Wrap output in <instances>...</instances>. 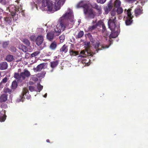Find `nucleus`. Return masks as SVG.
Segmentation results:
<instances>
[{
    "instance_id": "1",
    "label": "nucleus",
    "mask_w": 148,
    "mask_h": 148,
    "mask_svg": "<svg viewBox=\"0 0 148 148\" xmlns=\"http://www.w3.org/2000/svg\"><path fill=\"white\" fill-rule=\"evenodd\" d=\"M73 11L72 10L69 9L59 20L60 25L59 26L60 28L58 29V25L54 29L55 32L57 34V35H59L62 31H64L66 27L69 25V20L71 22H73Z\"/></svg>"
},
{
    "instance_id": "2",
    "label": "nucleus",
    "mask_w": 148,
    "mask_h": 148,
    "mask_svg": "<svg viewBox=\"0 0 148 148\" xmlns=\"http://www.w3.org/2000/svg\"><path fill=\"white\" fill-rule=\"evenodd\" d=\"M77 8H82L83 11L85 15L88 14V18H93L95 16L93 12L92 9H89V1L83 0L77 3L76 5Z\"/></svg>"
},
{
    "instance_id": "3",
    "label": "nucleus",
    "mask_w": 148,
    "mask_h": 148,
    "mask_svg": "<svg viewBox=\"0 0 148 148\" xmlns=\"http://www.w3.org/2000/svg\"><path fill=\"white\" fill-rule=\"evenodd\" d=\"M31 75V74L26 69H25L24 71L21 72L20 74L18 73H15L14 77L17 80L18 83H21L23 80L25 79L26 77H28Z\"/></svg>"
},
{
    "instance_id": "4",
    "label": "nucleus",
    "mask_w": 148,
    "mask_h": 148,
    "mask_svg": "<svg viewBox=\"0 0 148 148\" xmlns=\"http://www.w3.org/2000/svg\"><path fill=\"white\" fill-rule=\"evenodd\" d=\"M51 6L48 7L49 11L53 12L60 9L61 2L60 0H51Z\"/></svg>"
},
{
    "instance_id": "5",
    "label": "nucleus",
    "mask_w": 148,
    "mask_h": 148,
    "mask_svg": "<svg viewBox=\"0 0 148 148\" xmlns=\"http://www.w3.org/2000/svg\"><path fill=\"white\" fill-rule=\"evenodd\" d=\"M116 17H114L113 18H109L108 21V28L111 31H114L116 29Z\"/></svg>"
},
{
    "instance_id": "6",
    "label": "nucleus",
    "mask_w": 148,
    "mask_h": 148,
    "mask_svg": "<svg viewBox=\"0 0 148 148\" xmlns=\"http://www.w3.org/2000/svg\"><path fill=\"white\" fill-rule=\"evenodd\" d=\"M90 5L92 8L96 10L97 12V15L99 16L102 14V8L101 5H98L95 3H92Z\"/></svg>"
},
{
    "instance_id": "7",
    "label": "nucleus",
    "mask_w": 148,
    "mask_h": 148,
    "mask_svg": "<svg viewBox=\"0 0 148 148\" xmlns=\"http://www.w3.org/2000/svg\"><path fill=\"white\" fill-rule=\"evenodd\" d=\"M111 43L109 45H106L104 46L102 45H100V42L98 41L96 42V44H95L94 47L95 49V51H96L95 53H97L98 51L100 50L105 48H107L110 45Z\"/></svg>"
},
{
    "instance_id": "8",
    "label": "nucleus",
    "mask_w": 148,
    "mask_h": 148,
    "mask_svg": "<svg viewBox=\"0 0 148 148\" xmlns=\"http://www.w3.org/2000/svg\"><path fill=\"white\" fill-rule=\"evenodd\" d=\"M43 41L44 36L41 35H39L36 39L35 42L36 44L39 46L42 44Z\"/></svg>"
},
{
    "instance_id": "9",
    "label": "nucleus",
    "mask_w": 148,
    "mask_h": 148,
    "mask_svg": "<svg viewBox=\"0 0 148 148\" xmlns=\"http://www.w3.org/2000/svg\"><path fill=\"white\" fill-rule=\"evenodd\" d=\"M98 22H100V24H99V26L100 25H102V29L101 30V32L102 33H105L106 34V36H108L109 35V34L108 33V32L106 31V27L104 23L102 21H99Z\"/></svg>"
},
{
    "instance_id": "10",
    "label": "nucleus",
    "mask_w": 148,
    "mask_h": 148,
    "mask_svg": "<svg viewBox=\"0 0 148 148\" xmlns=\"http://www.w3.org/2000/svg\"><path fill=\"white\" fill-rule=\"evenodd\" d=\"M80 53L83 54L84 56L79 55L78 56V57H81L84 58V57L86 55H87L88 56H92L94 54L92 52H88V51H85L84 50L81 51L80 52Z\"/></svg>"
},
{
    "instance_id": "11",
    "label": "nucleus",
    "mask_w": 148,
    "mask_h": 148,
    "mask_svg": "<svg viewBox=\"0 0 148 148\" xmlns=\"http://www.w3.org/2000/svg\"><path fill=\"white\" fill-rule=\"evenodd\" d=\"M44 63L40 64L37 66L36 67L33 68V70L34 72L40 71L44 67Z\"/></svg>"
},
{
    "instance_id": "12",
    "label": "nucleus",
    "mask_w": 148,
    "mask_h": 148,
    "mask_svg": "<svg viewBox=\"0 0 148 148\" xmlns=\"http://www.w3.org/2000/svg\"><path fill=\"white\" fill-rule=\"evenodd\" d=\"M59 62V60H56L54 61H53L50 62V66L52 69L56 67L58 64ZM53 71V69H52L51 70V72H52Z\"/></svg>"
},
{
    "instance_id": "13",
    "label": "nucleus",
    "mask_w": 148,
    "mask_h": 148,
    "mask_svg": "<svg viewBox=\"0 0 148 148\" xmlns=\"http://www.w3.org/2000/svg\"><path fill=\"white\" fill-rule=\"evenodd\" d=\"M42 5L44 7L47 6L48 9L49 11V9L48 7H49V6H51L50 1V0H43Z\"/></svg>"
},
{
    "instance_id": "14",
    "label": "nucleus",
    "mask_w": 148,
    "mask_h": 148,
    "mask_svg": "<svg viewBox=\"0 0 148 148\" xmlns=\"http://www.w3.org/2000/svg\"><path fill=\"white\" fill-rule=\"evenodd\" d=\"M54 32H50L47 33V38L48 40L50 41H51L53 40L54 37Z\"/></svg>"
},
{
    "instance_id": "15",
    "label": "nucleus",
    "mask_w": 148,
    "mask_h": 148,
    "mask_svg": "<svg viewBox=\"0 0 148 148\" xmlns=\"http://www.w3.org/2000/svg\"><path fill=\"white\" fill-rule=\"evenodd\" d=\"M135 16L137 17L143 13V10L140 7H137L135 10Z\"/></svg>"
},
{
    "instance_id": "16",
    "label": "nucleus",
    "mask_w": 148,
    "mask_h": 148,
    "mask_svg": "<svg viewBox=\"0 0 148 148\" xmlns=\"http://www.w3.org/2000/svg\"><path fill=\"white\" fill-rule=\"evenodd\" d=\"M68 50V46L65 44H64L62 47L60 49V51L61 53H66Z\"/></svg>"
},
{
    "instance_id": "17",
    "label": "nucleus",
    "mask_w": 148,
    "mask_h": 148,
    "mask_svg": "<svg viewBox=\"0 0 148 148\" xmlns=\"http://www.w3.org/2000/svg\"><path fill=\"white\" fill-rule=\"evenodd\" d=\"M8 95L4 94L1 95L0 97V102L1 103L5 102L8 99Z\"/></svg>"
},
{
    "instance_id": "18",
    "label": "nucleus",
    "mask_w": 148,
    "mask_h": 148,
    "mask_svg": "<svg viewBox=\"0 0 148 148\" xmlns=\"http://www.w3.org/2000/svg\"><path fill=\"white\" fill-rule=\"evenodd\" d=\"M27 92H29V91L26 88H24L23 89V92L20 95L21 99L20 100L21 101H23V100L24 99V96L25 95L27 94Z\"/></svg>"
},
{
    "instance_id": "19",
    "label": "nucleus",
    "mask_w": 148,
    "mask_h": 148,
    "mask_svg": "<svg viewBox=\"0 0 148 148\" xmlns=\"http://www.w3.org/2000/svg\"><path fill=\"white\" fill-rule=\"evenodd\" d=\"M8 64L6 62H3L0 64V69L4 70L7 69Z\"/></svg>"
},
{
    "instance_id": "20",
    "label": "nucleus",
    "mask_w": 148,
    "mask_h": 148,
    "mask_svg": "<svg viewBox=\"0 0 148 148\" xmlns=\"http://www.w3.org/2000/svg\"><path fill=\"white\" fill-rule=\"evenodd\" d=\"M90 60L88 57L83 58L82 59V62L83 64H85L86 65H88Z\"/></svg>"
},
{
    "instance_id": "21",
    "label": "nucleus",
    "mask_w": 148,
    "mask_h": 148,
    "mask_svg": "<svg viewBox=\"0 0 148 148\" xmlns=\"http://www.w3.org/2000/svg\"><path fill=\"white\" fill-rule=\"evenodd\" d=\"M99 24L100 22H98L95 25L92 26H89L88 28V31L90 32L92 31V30L95 29L97 26H99Z\"/></svg>"
},
{
    "instance_id": "22",
    "label": "nucleus",
    "mask_w": 148,
    "mask_h": 148,
    "mask_svg": "<svg viewBox=\"0 0 148 148\" xmlns=\"http://www.w3.org/2000/svg\"><path fill=\"white\" fill-rule=\"evenodd\" d=\"M57 43L55 41H53L51 43L49 46V48L52 50H55L57 47Z\"/></svg>"
},
{
    "instance_id": "23",
    "label": "nucleus",
    "mask_w": 148,
    "mask_h": 148,
    "mask_svg": "<svg viewBox=\"0 0 148 148\" xmlns=\"http://www.w3.org/2000/svg\"><path fill=\"white\" fill-rule=\"evenodd\" d=\"M84 32L83 31H80L78 33L77 35L75 36V38L76 39L80 38L84 36Z\"/></svg>"
},
{
    "instance_id": "24",
    "label": "nucleus",
    "mask_w": 148,
    "mask_h": 148,
    "mask_svg": "<svg viewBox=\"0 0 148 148\" xmlns=\"http://www.w3.org/2000/svg\"><path fill=\"white\" fill-rule=\"evenodd\" d=\"M117 31L116 29H115L114 31H111V33L109 36V37L110 38H115L117 36L116 32Z\"/></svg>"
},
{
    "instance_id": "25",
    "label": "nucleus",
    "mask_w": 148,
    "mask_h": 148,
    "mask_svg": "<svg viewBox=\"0 0 148 148\" xmlns=\"http://www.w3.org/2000/svg\"><path fill=\"white\" fill-rule=\"evenodd\" d=\"M5 59L8 62H11L14 60V56L12 55H8L6 56Z\"/></svg>"
},
{
    "instance_id": "26",
    "label": "nucleus",
    "mask_w": 148,
    "mask_h": 148,
    "mask_svg": "<svg viewBox=\"0 0 148 148\" xmlns=\"http://www.w3.org/2000/svg\"><path fill=\"white\" fill-rule=\"evenodd\" d=\"M6 116L5 114L0 112V122H4L6 119Z\"/></svg>"
},
{
    "instance_id": "27",
    "label": "nucleus",
    "mask_w": 148,
    "mask_h": 148,
    "mask_svg": "<svg viewBox=\"0 0 148 148\" xmlns=\"http://www.w3.org/2000/svg\"><path fill=\"white\" fill-rule=\"evenodd\" d=\"M21 41L23 42L24 44L28 46H30V43L29 40L28 39L26 38H23L22 39Z\"/></svg>"
},
{
    "instance_id": "28",
    "label": "nucleus",
    "mask_w": 148,
    "mask_h": 148,
    "mask_svg": "<svg viewBox=\"0 0 148 148\" xmlns=\"http://www.w3.org/2000/svg\"><path fill=\"white\" fill-rule=\"evenodd\" d=\"M17 86V83L16 80L14 81L12 83L11 88L14 90L16 88Z\"/></svg>"
},
{
    "instance_id": "29",
    "label": "nucleus",
    "mask_w": 148,
    "mask_h": 148,
    "mask_svg": "<svg viewBox=\"0 0 148 148\" xmlns=\"http://www.w3.org/2000/svg\"><path fill=\"white\" fill-rule=\"evenodd\" d=\"M69 53L71 56H75L78 54V52L77 51H74L72 49H70Z\"/></svg>"
},
{
    "instance_id": "30",
    "label": "nucleus",
    "mask_w": 148,
    "mask_h": 148,
    "mask_svg": "<svg viewBox=\"0 0 148 148\" xmlns=\"http://www.w3.org/2000/svg\"><path fill=\"white\" fill-rule=\"evenodd\" d=\"M132 18H128L125 21V24L127 25H130L132 23Z\"/></svg>"
},
{
    "instance_id": "31",
    "label": "nucleus",
    "mask_w": 148,
    "mask_h": 148,
    "mask_svg": "<svg viewBox=\"0 0 148 148\" xmlns=\"http://www.w3.org/2000/svg\"><path fill=\"white\" fill-rule=\"evenodd\" d=\"M20 48L22 50L25 52H26L28 51L27 47L23 45H21Z\"/></svg>"
},
{
    "instance_id": "32",
    "label": "nucleus",
    "mask_w": 148,
    "mask_h": 148,
    "mask_svg": "<svg viewBox=\"0 0 148 148\" xmlns=\"http://www.w3.org/2000/svg\"><path fill=\"white\" fill-rule=\"evenodd\" d=\"M121 4V1L119 0H116L114 2V6L116 7H120Z\"/></svg>"
},
{
    "instance_id": "33",
    "label": "nucleus",
    "mask_w": 148,
    "mask_h": 148,
    "mask_svg": "<svg viewBox=\"0 0 148 148\" xmlns=\"http://www.w3.org/2000/svg\"><path fill=\"white\" fill-rule=\"evenodd\" d=\"M45 74L46 72H45L42 71L39 73H38L36 75V76L38 77H44Z\"/></svg>"
},
{
    "instance_id": "34",
    "label": "nucleus",
    "mask_w": 148,
    "mask_h": 148,
    "mask_svg": "<svg viewBox=\"0 0 148 148\" xmlns=\"http://www.w3.org/2000/svg\"><path fill=\"white\" fill-rule=\"evenodd\" d=\"M40 53V51H36L32 53L30 55L31 58H33V57L36 56Z\"/></svg>"
},
{
    "instance_id": "35",
    "label": "nucleus",
    "mask_w": 148,
    "mask_h": 148,
    "mask_svg": "<svg viewBox=\"0 0 148 148\" xmlns=\"http://www.w3.org/2000/svg\"><path fill=\"white\" fill-rule=\"evenodd\" d=\"M3 92L5 93H8L11 94L12 93V90L8 88H4L3 89Z\"/></svg>"
},
{
    "instance_id": "36",
    "label": "nucleus",
    "mask_w": 148,
    "mask_h": 148,
    "mask_svg": "<svg viewBox=\"0 0 148 148\" xmlns=\"http://www.w3.org/2000/svg\"><path fill=\"white\" fill-rule=\"evenodd\" d=\"M131 10H132V9H129L127 10V14L129 18H132L133 16H132L131 14Z\"/></svg>"
},
{
    "instance_id": "37",
    "label": "nucleus",
    "mask_w": 148,
    "mask_h": 148,
    "mask_svg": "<svg viewBox=\"0 0 148 148\" xmlns=\"http://www.w3.org/2000/svg\"><path fill=\"white\" fill-rule=\"evenodd\" d=\"M116 10V12L118 14H120L122 13L123 11V9L121 7H119Z\"/></svg>"
},
{
    "instance_id": "38",
    "label": "nucleus",
    "mask_w": 148,
    "mask_h": 148,
    "mask_svg": "<svg viewBox=\"0 0 148 148\" xmlns=\"http://www.w3.org/2000/svg\"><path fill=\"white\" fill-rule=\"evenodd\" d=\"M5 21L8 23L10 24L11 22V18L9 17H7L4 18Z\"/></svg>"
},
{
    "instance_id": "39",
    "label": "nucleus",
    "mask_w": 148,
    "mask_h": 148,
    "mask_svg": "<svg viewBox=\"0 0 148 148\" xmlns=\"http://www.w3.org/2000/svg\"><path fill=\"white\" fill-rule=\"evenodd\" d=\"M116 11H111V17H110V18H113L114 17H116V16H115L116 14Z\"/></svg>"
},
{
    "instance_id": "40",
    "label": "nucleus",
    "mask_w": 148,
    "mask_h": 148,
    "mask_svg": "<svg viewBox=\"0 0 148 148\" xmlns=\"http://www.w3.org/2000/svg\"><path fill=\"white\" fill-rule=\"evenodd\" d=\"M37 88L39 91L42 90L43 88V86L41 85L40 84H38L37 85Z\"/></svg>"
},
{
    "instance_id": "41",
    "label": "nucleus",
    "mask_w": 148,
    "mask_h": 148,
    "mask_svg": "<svg viewBox=\"0 0 148 148\" xmlns=\"http://www.w3.org/2000/svg\"><path fill=\"white\" fill-rule=\"evenodd\" d=\"M9 44V41H6L3 42V47L4 48H6Z\"/></svg>"
},
{
    "instance_id": "42",
    "label": "nucleus",
    "mask_w": 148,
    "mask_h": 148,
    "mask_svg": "<svg viewBox=\"0 0 148 148\" xmlns=\"http://www.w3.org/2000/svg\"><path fill=\"white\" fill-rule=\"evenodd\" d=\"M60 42H63L65 39V37L64 35H62L59 37Z\"/></svg>"
},
{
    "instance_id": "43",
    "label": "nucleus",
    "mask_w": 148,
    "mask_h": 148,
    "mask_svg": "<svg viewBox=\"0 0 148 148\" xmlns=\"http://www.w3.org/2000/svg\"><path fill=\"white\" fill-rule=\"evenodd\" d=\"M97 2L98 3H100L101 4H103L104 3L106 0H96Z\"/></svg>"
},
{
    "instance_id": "44",
    "label": "nucleus",
    "mask_w": 148,
    "mask_h": 148,
    "mask_svg": "<svg viewBox=\"0 0 148 148\" xmlns=\"http://www.w3.org/2000/svg\"><path fill=\"white\" fill-rule=\"evenodd\" d=\"M8 80V78L6 77H5L2 79V80L1 82L3 84H5L7 82Z\"/></svg>"
},
{
    "instance_id": "45",
    "label": "nucleus",
    "mask_w": 148,
    "mask_h": 148,
    "mask_svg": "<svg viewBox=\"0 0 148 148\" xmlns=\"http://www.w3.org/2000/svg\"><path fill=\"white\" fill-rule=\"evenodd\" d=\"M29 90L33 92L34 91V87L32 86H30L29 87Z\"/></svg>"
},
{
    "instance_id": "46",
    "label": "nucleus",
    "mask_w": 148,
    "mask_h": 148,
    "mask_svg": "<svg viewBox=\"0 0 148 148\" xmlns=\"http://www.w3.org/2000/svg\"><path fill=\"white\" fill-rule=\"evenodd\" d=\"M104 10L105 14H107L109 12L108 8H107V7L105 8H104Z\"/></svg>"
},
{
    "instance_id": "47",
    "label": "nucleus",
    "mask_w": 148,
    "mask_h": 148,
    "mask_svg": "<svg viewBox=\"0 0 148 148\" xmlns=\"http://www.w3.org/2000/svg\"><path fill=\"white\" fill-rule=\"evenodd\" d=\"M35 38V36H30V39L31 40H34V39Z\"/></svg>"
},
{
    "instance_id": "48",
    "label": "nucleus",
    "mask_w": 148,
    "mask_h": 148,
    "mask_svg": "<svg viewBox=\"0 0 148 148\" xmlns=\"http://www.w3.org/2000/svg\"><path fill=\"white\" fill-rule=\"evenodd\" d=\"M4 86L3 83L1 82L0 83V88H2Z\"/></svg>"
},
{
    "instance_id": "49",
    "label": "nucleus",
    "mask_w": 148,
    "mask_h": 148,
    "mask_svg": "<svg viewBox=\"0 0 148 148\" xmlns=\"http://www.w3.org/2000/svg\"><path fill=\"white\" fill-rule=\"evenodd\" d=\"M0 2L5 4V0H0Z\"/></svg>"
},
{
    "instance_id": "50",
    "label": "nucleus",
    "mask_w": 148,
    "mask_h": 148,
    "mask_svg": "<svg viewBox=\"0 0 148 148\" xmlns=\"http://www.w3.org/2000/svg\"><path fill=\"white\" fill-rule=\"evenodd\" d=\"M107 8H108V10H110L112 8V6L111 5H109Z\"/></svg>"
},
{
    "instance_id": "51",
    "label": "nucleus",
    "mask_w": 148,
    "mask_h": 148,
    "mask_svg": "<svg viewBox=\"0 0 148 148\" xmlns=\"http://www.w3.org/2000/svg\"><path fill=\"white\" fill-rule=\"evenodd\" d=\"M30 98H31V97L30 95L26 97V98L28 99H29Z\"/></svg>"
},
{
    "instance_id": "52",
    "label": "nucleus",
    "mask_w": 148,
    "mask_h": 148,
    "mask_svg": "<svg viewBox=\"0 0 148 148\" xmlns=\"http://www.w3.org/2000/svg\"><path fill=\"white\" fill-rule=\"evenodd\" d=\"M15 11H16V12H18V11H19V10L17 9L16 8H15Z\"/></svg>"
},
{
    "instance_id": "53",
    "label": "nucleus",
    "mask_w": 148,
    "mask_h": 148,
    "mask_svg": "<svg viewBox=\"0 0 148 148\" xmlns=\"http://www.w3.org/2000/svg\"><path fill=\"white\" fill-rule=\"evenodd\" d=\"M47 93H46L44 95V97H46L47 96Z\"/></svg>"
},
{
    "instance_id": "54",
    "label": "nucleus",
    "mask_w": 148,
    "mask_h": 148,
    "mask_svg": "<svg viewBox=\"0 0 148 148\" xmlns=\"http://www.w3.org/2000/svg\"><path fill=\"white\" fill-rule=\"evenodd\" d=\"M46 141L47 143H50V141L49 139H47L46 140Z\"/></svg>"
},
{
    "instance_id": "55",
    "label": "nucleus",
    "mask_w": 148,
    "mask_h": 148,
    "mask_svg": "<svg viewBox=\"0 0 148 148\" xmlns=\"http://www.w3.org/2000/svg\"><path fill=\"white\" fill-rule=\"evenodd\" d=\"M129 2H130L132 1H135L136 0H127Z\"/></svg>"
},
{
    "instance_id": "56",
    "label": "nucleus",
    "mask_w": 148,
    "mask_h": 148,
    "mask_svg": "<svg viewBox=\"0 0 148 148\" xmlns=\"http://www.w3.org/2000/svg\"><path fill=\"white\" fill-rule=\"evenodd\" d=\"M38 79H37V78H35V81H36L37 80H38Z\"/></svg>"
},
{
    "instance_id": "57",
    "label": "nucleus",
    "mask_w": 148,
    "mask_h": 148,
    "mask_svg": "<svg viewBox=\"0 0 148 148\" xmlns=\"http://www.w3.org/2000/svg\"><path fill=\"white\" fill-rule=\"evenodd\" d=\"M88 36L89 37V36H91V35L90 34H88Z\"/></svg>"
},
{
    "instance_id": "58",
    "label": "nucleus",
    "mask_w": 148,
    "mask_h": 148,
    "mask_svg": "<svg viewBox=\"0 0 148 148\" xmlns=\"http://www.w3.org/2000/svg\"><path fill=\"white\" fill-rule=\"evenodd\" d=\"M14 15H15V14H12V16H14Z\"/></svg>"
},
{
    "instance_id": "59",
    "label": "nucleus",
    "mask_w": 148,
    "mask_h": 148,
    "mask_svg": "<svg viewBox=\"0 0 148 148\" xmlns=\"http://www.w3.org/2000/svg\"><path fill=\"white\" fill-rule=\"evenodd\" d=\"M1 75V73H0V76Z\"/></svg>"
}]
</instances>
